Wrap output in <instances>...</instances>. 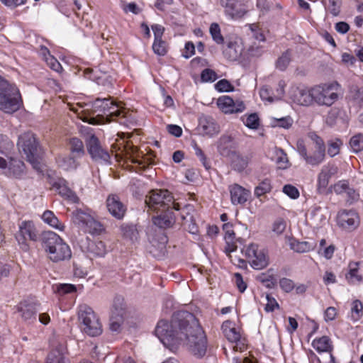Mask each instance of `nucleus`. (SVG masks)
Wrapping results in <instances>:
<instances>
[{"label": "nucleus", "instance_id": "obj_1", "mask_svg": "<svg viewBox=\"0 0 363 363\" xmlns=\"http://www.w3.org/2000/svg\"><path fill=\"white\" fill-rule=\"evenodd\" d=\"M155 333L161 342L172 351L186 342L190 352L196 357L201 358L206 353V336L195 315L189 311L174 312L170 322L160 320Z\"/></svg>", "mask_w": 363, "mask_h": 363}, {"label": "nucleus", "instance_id": "obj_2", "mask_svg": "<svg viewBox=\"0 0 363 363\" xmlns=\"http://www.w3.org/2000/svg\"><path fill=\"white\" fill-rule=\"evenodd\" d=\"M71 110L78 114H84V116H82L81 118L90 123H93L94 116L105 118L109 122H118L126 127L134 122L132 113L121 104L114 102L110 98H98L84 105L77 104V106L72 107Z\"/></svg>", "mask_w": 363, "mask_h": 363}, {"label": "nucleus", "instance_id": "obj_3", "mask_svg": "<svg viewBox=\"0 0 363 363\" xmlns=\"http://www.w3.org/2000/svg\"><path fill=\"white\" fill-rule=\"evenodd\" d=\"M40 243L48 258L53 262L69 260L72 257L69 246L52 231L44 232L41 235Z\"/></svg>", "mask_w": 363, "mask_h": 363}, {"label": "nucleus", "instance_id": "obj_4", "mask_svg": "<svg viewBox=\"0 0 363 363\" xmlns=\"http://www.w3.org/2000/svg\"><path fill=\"white\" fill-rule=\"evenodd\" d=\"M145 204L148 212L159 213L174 208L179 211L181 210L179 203L174 201L172 194L167 189H152L145 197Z\"/></svg>", "mask_w": 363, "mask_h": 363}, {"label": "nucleus", "instance_id": "obj_5", "mask_svg": "<svg viewBox=\"0 0 363 363\" xmlns=\"http://www.w3.org/2000/svg\"><path fill=\"white\" fill-rule=\"evenodd\" d=\"M17 145L35 169L39 168L41 148L39 143L32 132H26L18 137Z\"/></svg>", "mask_w": 363, "mask_h": 363}, {"label": "nucleus", "instance_id": "obj_6", "mask_svg": "<svg viewBox=\"0 0 363 363\" xmlns=\"http://www.w3.org/2000/svg\"><path fill=\"white\" fill-rule=\"evenodd\" d=\"M339 84L337 82L323 83L312 86L313 104L330 107L338 99Z\"/></svg>", "mask_w": 363, "mask_h": 363}, {"label": "nucleus", "instance_id": "obj_7", "mask_svg": "<svg viewBox=\"0 0 363 363\" xmlns=\"http://www.w3.org/2000/svg\"><path fill=\"white\" fill-rule=\"evenodd\" d=\"M315 143V150L312 152H308L303 140L299 139L296 142V150L299 155L307 164L313 167L320 164L325 156V145L323 140L316 135Z\"/></svg>", "mask_w": 363, "mask_h": 363}, {"label": "nucleus", "instance_id": "obj_8", "mask_svg": "<svg viewBox=\"0 0 363 363\" xmlns=\"http://www.w3.org/2000/svg\"><path fill=\"white\" fill-rule=\"evenodd\" d=\"M72 220L84 233L92 235H99L105 231V228L101 222L81 209H77L72 213Z\"/></svg>", "mask_w": 363, "mask_h": 363}, {"label": "nucleus", "instance_id": "obj_9", "mask_svg": "<svg viewBox=\"0 0 363 363\" xmlns=\"http://www.w3.org/2000/svg\"><path fill=\"white\" fill-rule=\"evenodd\" d=\"M79 319L82 324V330L89 336L99 335L101 332V325L93 309L84 304L79 308Z\"/></svg>", "mask_w": 363, "mask_h": 363}, {"label": "nucleus", "instance_id": "obj_10", "mask_svg": "<svg viewBox=\"0 0 363 363\" xmlns=\"http://www.w3.org/2000/svg\"><path fill=\"white\" fill-rule=\"evenodd\" d=\"M223 335L231 342L235 343L234 350L243 352L247 348V340L241 328H236L234 322L225 320L221 325Z\"/></svg>", "mask_w": 363, "mask_h": 363}, {"label": "nucleus", "instance_id": "obj_11", "mask_svg": "<svg viewBox=\"0 0 363 363\" xmlns=\"http://www.w3.org/2000/svg\"><path fill=\"white\" fill-rule=\"evenodd\" d=\"M242 252L250 265L256 270L265 268L269 264L267 251L257 244L250 243L244 247Z\"/></svg>", "mask_w": 363, "mask_h": 363}, {"label": "nucleus", "instance_id": "obj_12", "mask_svg": "<svg viewBox=\"0 0 363 363\" xmlns=\"http://www.w3.org/2000/svg\"><path fill=\"white\" fill-rule=\"evenodd\" d=\"M38 238V230L33 220H23L18 225L15 238L23 250H28V242H36Z\"/></svg>", "mask_w": 363, "mask_h": 363}, {"label": "nucleus", "instance_id": "obj_13", "mask_svg": "<svg viewBox=\"0 0 363 363\" xmlns=\"http://www.w3.org/2000/svg\"><path fill=\"white\" fill-rule=\"evenodd\" d=\"M125 160L135 165V171L145 170L155 163V155L152 152L143 154L136 146L126 147Z\"/></svg>", "mask_w": 363, "mask_h": 363}, {"label": "nucleus", "instance_id": "obj_14", "mask_svg": "<svg viewBox=\"0 0 363 363\" xmlns=\"http://www.w3.org/2000/svg\"><path fill=\"white\" fill-rule=\"evenodd\" d=\"M218 109L224 114H238L246 109V105L242 100H234L230 96H220L216 101Z\"/></svg>", "mask_w": 363, "mask_h": 363}, {"label": "nucleus", "instance_id": "obj_15", "mask_svg": "<svg viewBox=\"0 0 363 363\" xmlns=\"http://www.w3.org/2000/svg\"><path fill=\"white\" fill-rule=\"evenodd\" d=\"M39 306L40 303L33 300L26 299L21 301L16 306V310L25 323L32 324L37 320Z\"/></svg>", "mask_w": 363, "mask_h": 363}, {"label": "nucleus", "instance_id": "obj_16", "mask_svg": "<svg viewBox=\"0 0 363 363\" xmlns=\"http://www.w3.org/2000/svg\"><path fill=\"white\" fill-rule=\"evenodd\" d=\"M48 182L51 186V189H54L59 195L62 198L67 199L73 203H76L78 201V197L76 194L70 189L67 185L65 179L62 178H54L50 175L48 176Z\"/></svg>", "mask_w": 363, "mask_h": 363}, {"label": "nucleus", "instance_id": "obj_17", "mask_svg": "<svg viewBox=\"0 0 363 363\" xmlns=\"http://www.w3.org/2000/svg\"><path fill=\"white\" fill-rule=\"evenodd\" d=\"M337 224L343 229L352 231L359 225V217L354 210H342L338 213Z\"/></svg>", "mask_w": 363, "mask_h": 363}, {"label": "nucleus", "instance_id": "obj_18", "mask_svg": "<svg viewBox=\"0 0 363 363\" xmlns=\"http://www.w3.org/2000/svg\"><path fill=\"white\" fill-rule=\"evenodd\" d=\"M337 172V167L330 163L324 165L321 168L317 178V191L318 194H323L326 193L330 179Z\"/></svg>", "mask_w": 363, "mask_h": 363}, {"label": "nucleus", "instance_id": "obj_19", "mask_svg": "<svg viewBox=\"0 0 363 363\" xmlns=\"http://www.w3.org/2000/svg\"><path fill=\"white\" fill-rule=\"evenodd\" d=\"M106 205L108 213L116 219L121 220L127 211L126 206L121 201L117 194L108 196Z\"/></svg>", "mask_w": 363, "mask_h": 363}, {"label": "nucleus", "instance_id": "obj_20", "mask_svg": "<svg viewBox=\"0 0 363 363\" xmlns=\"http://www.w3.org/2000/svg\"><path fill=\"white\" fill-rule=\"evenodd\" d=\"M226 15L232 18H240L245 15L247 9L242 0H220Z\"/></svg>", "mask_w": 363, "mask_h": 363}, {"label": "nucleus", "instance_id": "obj_21", "mask_svg": "<svg viewBox=\"0 0 363 363\" xmlns=\"http://www.w3.org/2000/svg\"><path fill=\"white\" fill-rule=\"evenodd\" d=\"M291 99L295 104L300 106H309L313 105L312 87L308 89L303 86L293 88L291 91Z\"/></svg>", "mask_w": 363, "mask_h": 363}, {"label": "nucleus", "instance_id": "obj_22", "mask_svg": "<svg viewBox=\"0 0 363 363\" xmlns=\"http://www.w3.org/2000/svg\"><path fill=\"white\" fill-rule=\"evenodd\" d=\"M230 201L233 205H245L251 197L250 189H245L238 184H233L228 186Z\"/></svg>", "mask_w": 363, "mask_h": 363}, {"label": "nucleus", "instance_id": "obj_23", "mask_svg": "<svg viewBox=\"0 0 363 363\" xmlns=\"http://www.w3.org/2000/svg\"><path fill=\"white\" fill-rule=\"evenodd\" d=\"M87 150L94 160L108 161L110 158L107 151L104 150L99 143V140L94 135H91L86 141Z\"/></svg>", "mask_w": 363, "mask_h": 363}, {"label": "nucleus", "instance_id": "obj_24", "mask_svg": "<svg viewBox=\"0 0 363 363\" xmlns=\"http://www.w3.org/2000/svg\"><path fill=\"white\" fill-rule=\"evenodd\" d=\"M345 279L349 284H360L363 282V263L350 262L347 266Z\"/></svg>", "mask_w": 363, "mask_h": 363}, {"label": "nucleus", "instance_id": "obj_25", "mask_svg": "<svg viewBox=\"0 0 363 363\" xmlns=\"http://www.w3.org/2000/svg\"><path fill=\"white\" fill-rule=\"evenodd\" d=\"M171 208L165 211H160L156 213L157 215L152 217L153 223L160 228H168L172 227L176 220V216Z\"/></svg>", "mask_w": 363, "mask_h": 363}, {"label": "nucleus", "instance_id": "obj_26", "mask_svg": "<svg viewBox=\"0 0 363 363\" xmlns=\"http://www.w3.org/2000/svg\"><path fill=\"white\" fill-rule=\"evenodd\" d=\"M223 230L225 233L224 240L225 241L223 251L227 255L230 256V253L236 251L238 248L233 225L230 223H225L223 225Z\"/></svg>", "mask_w": 363, "mask_h": 363}, {"label": "nucleus", "instance_id": "obj_27", "mask_svg": "<svg viewBox=\"0 0 363 363\" xmlns=\"http://www.w3.org/2000/svg\"><path fill=\"white\" fill-rule=\"evenodd\" d=\"M199 128L203 134L213 136L220 131V126L211 116H204L199 120Z\"/></svg>", "mask_w": 363, "mask_h": 363}, {"label": "nucleus", "instance_id": "obj_28", "mask_svg": "<svg viewBox=\"0 0 363 363\" xmlns=\"http://www.w3.org/2000/svg\"><path fill=\"white\" fill-rule=\"evenodd\" d=\"M242 53V47L236 42H229L223 50L224 57L231 62L238 60Z\"/></svg>", "mask_w": 363, "mask_h": 363}, {"label": "nucleus", "instance_id": "obj_29", "mask_svg": "<svg viewBox=\"0 0 363 363\" xmlns=\"http://www.w3.org/2000/svg\"><path fill=\"white\" fill-rule=\"evenodd\" d=\"M8 167V175L15 178H21L25 173L26 166L23 161L11 157L6 168Z\"/></svg>", "mask_w": 363, "mask_h": 363}, {"label": "nucleus", "instance_id": "obj_30", "mask_svg": "<svg viewBox=\"0 0 363 363\" xmlns=\"http://www.w3.org/2000/svg\"><path fill=\"white\" fill-rule=\"evenodd\" d=\"M235 148L234 139L230 135H223L218 143V150L223 156H229Z\"/></svg>", "mask_w": 363, "mask_h": 363}, {"label": "nucleus", "instance_id": "obj_31", "mask_svg": "<svg viewBox=\"0 0 363 363\" xmlns=\"http://www.w3.org/2000/svg\"><path fill=\"white\" fill-rule=\"evenodd\" d=\"M274 162L279 169H286L291 165L289 162L286 152L281 147H275L274 151Z\"/></svg>", "mask_w": 363, "mask_h": 363}, {"label": "nucleus", "instance_id": "obj_32", "mask_svg": "<svg viewBox=\"0 0 363 363\" xmlns=\"http://www.w3.org/2000/svg\"><path fill=\"white\" fill-rule=\"evenodd\" d=\"M312 346L319 353L330 352L333 350L331 340L325 335L315 338L312 342Z\"/></svg>", "mask_w": 363, "mask_h": 363}, {"label": "nucleus", "instance_id": "obj_33", "mask_svg": "<svg viewBox=\"0 0 363 363\" xmlns=\"http://www.w3.org/2000/svg\"><path fill=\"white\" fill-rule=\"evenodd\" d=\"M42 219L45 223L57 230L60 231L65 230V226L64 223L59 220L58 218L52 211H45L42 215Z\"/></svg>", "mask_w": 363, "mask_h": 363}, {"label": "nucleus", "instance_id": "obj_34", "mask_svg": "<svg viewBox=\"0 0 363 363\" xmlns=\"http://www.w3.org/2000/svg\"><path fill=\"white\" fill-rule=\"evenodd\" d=\"M126 313V305L124 298L120 296L116 297L113 300L111 316H116L125 319Z\"/></svg>", "mask_w": 363, "mask_h": 363}, {"label": "nucleus", "instance_id": "obj_35", "mask_svg": "<svg viewBox=\"0 0 363 363\" xmlns=\"http://www.w3.org/2000/svg\"><path fill=\"white\" fill-rule=\"evenodd\" d=\"M126 313V305L124 298L120 296L116 297L113 300L111 316H116L125 319Z\"/></svg>", "mask_w": 363, "mask_h": 363}, {"label": "nucleus", "instance_id": "obj_36", "mask_svg": "<svg viewBox=\"0 0 363 363\" xmlns=\"http://www.w3.org/2000/svg\"><path fill=\"white\" fill-rule=\"evenodd\" d=\"M45 363H70L60 347L52 349L48 354Z\"/></svg>", "mask_w": 363, "mask_h": 363}, {"label": "nucleus", "instance_id": "obj_37", "mask_svg": "<svg viewBox=\"0 0 363 363\" xmlns=\"http://www.w3.org/2000/svg\"><path fill=\"white\" fill-rule=\"evenodd\" d=\"M316 246V244L313 242L308 241H298L294 240L290 242V247L294 252L298 253L308 252L313 250Z\"/></svg>", "mask_w": 363, "mask_h": 363}, {"label": "nucleus", "instance_id": "obj_38", "mask_svg": "<svg viewBox=\"0 0 363 363\" xmlns=\"http://www.w3.org/2000/svg\"><path fill=\"white\" fill-rule=\"evenodd\" d=\"M88 251L94 257H104L107 252L106 246L101 240L90 241Z\"/></svg>", "mask_w": 363, "mask_h": 363}, {"label": "nucleus", "instance_id": "obj_39", "mask_svg": "<svg viewBox=\"0 0 363 363\" xmlns=\"http://www.w3.org/2000/svg\"><path fill=\"white\" fill-rule=\"evenodd\" d=\"M363 316V303L359 299L354 300L351 303L350 313V320L355 323L359 321Z\"/></svg>", "mask_w": 363, "mask_h": 363}, {"label": "nucleus", "instance_id": "obj_40", "mask_svg": "<svg viewBox=\"0 0 363 363\" xmlns=\"http://www.w3.org/2000/svg\"><path fill=\"white\" fill-rule=\"evenodd\" d=\"M121 230L123 237L125 239H128L131 241H135L138 239L139 233L135 225L123 224L121 226Z\"/></svg>", "mask_w": 363, "mask_h": 363}, {"label": "nucleus", "instance_id": "obj_41", "mask_svg": "<svg viewBox=\"0 0 363 363\" xmlns=\"http://www.w3.org/2000/svg\"><path fill=\"white\" fill-rule=\"evenodd\" d=\"M241 121L250 129L257 130L260 125V119L257 113L245 114L241 117Z\"/></svg>", "mask_w": 363, "mask_h": 363}, {"label": "nucleus", "instance_id": "obj_42", "mask_svg": "<svg viewBox=\"0 0 363 363\" xmlns=\"http://www.w3.org/2000/svg\"><path fill=\"white\" fill-rule=\"evenodd\" d=\"M250 158L247 155H235L232 161V165L235 171L239 172L245 170L249 164Z\"/></svg>", "mask_w": 363, "mask_h": 363}, {"label": "nucleus", "instance_id": "obj_43", "mask_svg": "<svg viewBox=\"0 0 363 363\" xmlns=\"http://www.w3.org/2000/svg\"><path fill=\"white\" fill-rule=\"evenodd\" d=\"M69 145L72 155L77 157H81L84 155V144L80 139L72 138L69 140Z\"/></svg>", "mask_w": 363, "mask_h": 363}, {"label": "nucleus", "instance_id": "obj_44", "mask_svg": "<svg viewBox=\"0 0 363 363\" xmlns=\"http://www.w3.org/2000/svg\"><path fill=\"white\" fill-rule=\"evenodd\" d=\"M272 189V182L269 179H264L255 188L254 194L257 198L269 193Z\"/></svg>", "mask_w": 363, "mask_h": 363}, {"label": "nucleus", "instance_id": "obj_45", "mask_svg": "<svg viewBox=\"0 0 363 363\" xmlns=\"http://www.w3.org/2000/svg\"><path fill=\"white\" fill-rule=\"evenodd\" d=\"M291 61V52L289 49L284 52L277 59L276 62V67L281 70L284 71L288 67Z\"/></svg>", "mask_w": 363, "mask_h": 363}, {"label": "nucleus", "instance_id": "obj_46", "mask_svg": "<svg viewBox=\"0 0 363 363\" xmlns=\"http://www.w3.org/2000/svg\"><path fill=\"white\" fill-rule=\"evenodd\" d=\"M209 33L213 40L218 45L224 43V38L221 33L220 27L217 23H212L209 28Z\"/></svg>", "mask_w": 363, "mask_h": 363}, {"label": "nucleus", "instance_id": "obj_47", "mask_svg": "<svg viewBox=\"0 0 363 363\" xmlns=\"http://www.w3.org/2000/svg\"><path fill=\"white\" fill-rule=\"evenodd\" d=\"M152 48L154 53L158 56H164L168 52V44L162 39L154 40Z\"/></svg>", "mask_w": 363, "mask_h": 363}, {"label": "nucleus", "instance_id": "obj_48", "mask_svg": "<svg viewBox=\"0 0 363 363\" xmlns=\"http://www.w3.org/2000/svg\"><path fill=\"white\" fill-rule=\"evenodd\" d=\"M257 279L268 289L274 288L277 283L274 276L267 273L261 274Z\"/></svg>", "mask_w": 363, "mask_h": 363}, {"label": "nucleus", "instance_id": "obj_49", "mask_svg": "<svg viewBox=\"0 0 363 363\" xmlns=\"http://www.w3.org/2000/svg\"><path fill=\"white\" fill-rule=\"evenodd\" d=\"M350 145L354 152H358L363 150V134L354 135L350 140Z\"/></svg>", "mask_w": 363, "mask_h": 363}, {"label": "nucleus", "instance_id": "obj_50", "mask_svg": "<svg viewBox=\"0 0 363 363\" xmlns=\"http://www.w3.org/2000/svg\"><path fill=\"white\" fill-rule=\"evenodd\" d=\"M232 281L240 293H244L247 287V284L240 273L236 272L233 274Z\"/></svg>", "mask_w": 363, "mask_h": 363}, {"label": "nucleus", "instance_id": "obj_51", "mask_svg": "<svg viewBox=\"0 0 363 363\" xmlns=\"http://www.w3.org/2000/svg\"><path fill=\"white\" fill-rule=\"evenodd\" d=\"M342 145L341 140L335 139L328 142V154L331 157H335L340 152V146Z\"/></svg>", "mask_w": 363, "mask_h": 363}, {"label": "nucleus", "instance_id": "obj_52", "mask_svg": "<svg viewBox=\"0 0 363 363\" xmlns=\"http://www.w3.org/2000/svg\"><path fill=\"white\" fill-rule=\"evenodd\" d=\"M218 79L216 72L209 68L204 69L201 73V80L203 82H213Z\"/></svg>", "mask_w": 363, "mask_h": 363}, {"label": "nucleus", "instance_id": "obj_53", "mask_svg": "<svg viewBox=\"0 0 363 363\" xmlns=\"http://www.w3.org/2000/svg\"><path fill=\"white\" fill-rule=\"evenodd\" d=\"M215 88L219 92H230L234 90L233 85L227 79H220L216 84Z\"/></svg>", "mask_w": 363, "mask_h": 363}, {"label": "nucleus", "instance_id": "obj_54", "mask_svg": "<svg viewBox=\"0 0 363 363\" xmlns=\"http://www.w3.org/2000/svg\"><path fill=\"white\" fill-rule=\"evenodd\" d=\"M342 0H328V10L333 16H337L340 13Z\"/></svg>", "mask_w": 363, "mask_h": 363}, {"label": "nucleus", "instance_id": "obj_55", "mask_svg": "<svg viewBox=\"0 0 363 363\" xmlns=\"http://www.w3.org/2000/svg\"><path fill=\"white\" fill-rule=\"evenodd\" d=\"M267 303L264 306V311L267 313L273 312L275 309L279 308V305L277 300L269 294H266Z\"/></svg>", "mask_w": 363, "mask_h": 363}, {"label": "nucleus", "instance_id": "obj_56", "mask_svg": "<svg viewBox=\"0 0 363 363\" xmlns=\"http://www.w3.org/2000/svg\"><path fill=\"white\" fill-rule=\"evenodd\" d=\"M280 288L286 293H290L295 288L294 282L288 278H281L279 280Z\"/></svg>", "mask_w": 363, "mask_h": 363}, {"label": "nucleus", "instance_id": "obj_57", "mask_svg": "<svg viewBox=\"0 0 363 363\" xmlns=\"http://www.w3.org/2000/svg\"><path fill=\"white\" fill-rule=\"evenodd\" d=\"M45 62L47 63L48 66H49V67L52 69L53 71L58 73L62 72V67L61 64L53 55H52L49 58H47Z\"/></svg>", "mask_w": 363, "mask_h": 363}, {"label": "nucleus", "instance_id": "obj_58", "mask_svg": "<svg viewBox=\"0 0 363 363\" xmlns=\"http://www.w3.org/2000/svg\"><path fill=\"white\" fill-rule=\"evenodd\" d=\"M250 29L252 32L253 37L256 40H257L259 41H262V42L265 41L266 38H265V35L263 33V30H262V28H259V26L257 25L252 24L250 26Z\"/></svg>", "mask_w": 363, "mask_h": 363}, {"label": "nucleus", "instance_id": "obj_59", "mask_svg": "<svg viewBox=\"0 0 363 363\" xmlns=\"http://www.w3.org/2000/svg\"><path fill=\"white\" fill-rule=\"evenodd\" d=\"M125 319L116 316L110 318V329L112 331L118 332Z\"/></svg>", "mask_w": 363, "mask_h": 363}, {"label": "nucleus", "instance_id": "obj_60", "mask_svg": "<svg viewBox=\"0 0 363 363\" xmlns=\"http://www.w3.org/2000/svg\"><path fill=\"white\" fill-rule=\"evenodd\" d=\"M283 192L294 199L299 196V191L297 188L291 184L285 185L283 188Z\"/></svg>", "mask_w": 363, "mask_h": 363}, {"label": "nucleus", "instance_id": "obj_61", "mask_svg": "<svg viewBox=\"0 0 363 363\" xmlns=\"http://www.w3.org/2000/svg\"><path fill=\"white\" fill-rule=\"evenodd\" d=\"M194 54H195L194 44L191 41L186 42L185 43L184 49L182 52V56L186 59H189L191 56H193Z\"/></svg>", "mask_w": 363, "mask_h": 363}, {"label": "nucleus", "instance_id": "obj_62", "mask_svg": "<svg viewBox=\"0 0 363 363\" xmlns=\"http://www.w3.org/2000/svg\"><path fill=\"white\" fill-rule=\"evenodd\" d=\"M349 187L347 181H339L334 185V191L337 194H345Z\"/></svg>", "mask_w": 363, "mask_h": 363}, {"label": "nucleus", "instance_id": "obj_63", "mask_svg": "<svg viewBox=\"0 0 363 363\" xmlns=\"http://www.w3.org/2000/svg\"><path fill=\"white\" fill-rule=\"evenodd\" d=\"M77 158L75 155H70L63 159V162L66 164L67 169H74L78 166V162L76 160Z\"/></svg>", "mask_w": 363, "mask_h": 363}, {"label": "nucleus", "instance_id": "obj_64", "mask_svg": "<svg viewBox=\"0 0 363 363\" xmlns=\"http://www.w3.org/2000/svg\"><path fill=\"white\" fill-rule=\"evenodd\" d=\"M76 286L71 284H60L57 288V291L60 294H71L76 291Z\"/></svg>", "mask_w": 363, "mask_h": 363}]
</instances>
